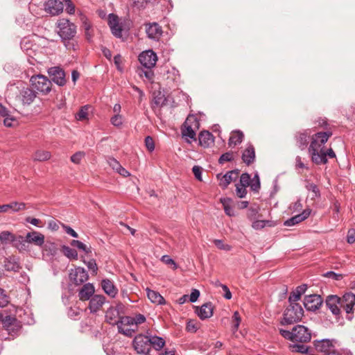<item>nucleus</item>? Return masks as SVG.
I'll return each instance as SVG.
<instances>
[{"label": "nucleus", "instance_id": "56", "mask_svg": "<svg viewBox=\"0 0 355 355\" xmlns=\"http://www.w3.org/2000/svg\"><path fill=\"white\" fill-rule=\"evenodd\" d=\"M182 134L190 139H196V132L191 125H187Z\"/></svg>", "mask_w": 355, "mask_h": 355}, {"label": "nucleus", "instance_id": "60", "mask_svg": "<svg viewBox=\"0 0 355 355\" xmlns=\"http://www.w3.org/2000/svg\"><path fill=\"white\" fill-rule=\"evenodd\" d=\"M145 145L149 151L152 152L154 150L155 143L151 137L148 136L145 138Z\"/></svg>", "mask_w": 355, "mask_h": 355}, {"label": "nucleus", "instance_id": "54", "mask_svg": "<svg viewBox=\"0 0 355 355\" xmlns=\"http://www.w3.org/2000/svg\"><path fill=\"white\" fill-rule=\"evenodd\" d=\"M111 123L116 127H119L123 123V117L119 114H116L110 119Z\"/></svg>", "mask_w": 355, "mask_h": 355}, {"label": "nucleus", "instance_id": "19", "mask_svg": "<svg viewBox=\"0 0 355 355\" xmlns=\"http://www.w3.org/2000/svg\"><path fill=\"white\" fill-rule=\"evenodd\" d=\"M105 302V297L102 295H94L89 300V309L90 313L98 311Z\"/></svg>", "mask_w": 355, "mask_h": 355}, {"label": "nucleus", "instance_id": "22", "mask_svg": "<svg viewBox=\"0 0 355 355\" xmlns=\"http://www.w3.org/2000/svg\"><path fill=\"white\" fill-rule=\"evenodd\" d=\"M3 264L5 270L7 271L18 272L21 268L19 259L15 256L5 258Z\"/></svg>", "mask_w": 355, "mask_h": 355}, {"label": "nucleus", "instance_id": "6", "mask_svg": "<svg viewBox=\"0 0 355 355\" xmlns=\"http://www.w3.org/2000/svg\"><path fill=\"white\" fill-rule=\"evenodd\" d=\"M150 340L148 339V335L145 336L144 334L137 335L132 342L134 349L138 354H146L150 352Z\"/></svg>", "mask_w": 355, "mask_h": 355}, {"label": "nucleus", "instance_id": "58", "mask_svg": "<svg viewBox=\"0 0 355 355\" xmlns=\"http://www.w3.org/2000/svg\"><path fill=\"white\" fill-rule=\"evenodd\" d=\"M133 320H134L135 327L137 328L138 324H143L144 322H145L146 317L141 313H138V314H136L135 316L133 317Z\"/></svg>", "mask_w": 355, "mask_h": 355}, {"label": "nucleus", "instance_id": "21", "mask_svg": "<svg viewBox=\"0 0 355 355\" xmlns=\"http://www.w3.org/2000/svg\"><path fill=\"white\" fill-rule=\"evenodd\" d=\"M241 159L248 166L252 164L255 160V150L252 144H248L242 153Z\"/></svg>", "mask_w": 355, "mask_h": 355}, {"label": "nucleus", "instance_id": "49", "mask_svg": "<svg viewBox=\"0 0 355 355\" xmlns=\"http://www.w3.org/2000/svg\"><path fill=\"white\" fill-rule=\"evenodd\" d=\"M63 5L65 6V11L69 14L73 15L75 12V6L71 0H64Z\"/></svg>", "mask_w": 355, "mask_h": 355}, {"label": "nucleus", "instance_id": "5", "mask_svg": "<svg viewBox=\"0 0 355 355\" xmlns=\"http://www.w3.org/2000/svg\"><path fill=\"white\" fill-rule=\"evenodd\" d=\"M30 82L35 89L43 94H47L51 90V81L43 75L32 76Z\"/></svg>", "mask_w": 355, "mask_h": 355}, {"label": "nucleus", "instance_id": "4", "mask_svg": "<svg viewBox=\"0 0 355 355\" xmlns=\"http://www.w3.org/2000/svg\"><path fill=\"white\" fill-rule=\"evenodd\" d=\"M58 28V33L61 37L62 42L67 49H75V40L76 34V26L67 19H60L57 22Z\"/></svg>", "mask_w": 355, "mask_h": 355}, {"label": "nucleus", "instance_id": "14", "mask_svg": "<svg viewBox=\"0 0 355 355\" xmlns=\"http://www.w3.org/2000/svg\"><path fill=\"white\" fill-rule=\"evenodd\" d=\"M304 316V309L299 302H293L290 306V324L293 322H297Z\"/></svg>", "mask_w": 355, "mask_h": 355}, {"label": "nucleus", "instance_id": "37", "mask_svg": "<svg viewBox=\"0 0 355 355\" xmlns=\"http://www.w3.org/2000/svg\"><path fill=\"white\" fill-rule=\"evenodd\" d=\"M232 200L229 198H221L220 202L223 206L224 211L225 214L230 216H233L235 215L234 209L230 206V203Z\"/></svg>", "mask_w": 355, "mask_h": 355}, {"label": "nucleus", "instance_id": "43", "mask_svg": "<svg viewBox=\"0 0 355 355\" xmlns=\"http://www.w3.org/2000/svg\"><path fill=\"white\" fill-rule=\"evenodd\" d=\"M123 325L130 326V327H135L134 320L132 316H121L119 318V322L118 327H123Z\"/></svg>", "mask_w": 355, "mask_h": 355}, {"label": "nucleus", "instance_id": "1", "mask_svg": "<svg viewBox=\"0 0 355 355\" xmlns=\"http://www.w3.org/2000/svg\"><path fill=\"white\" fill-rule=\"evenodd\" d=\"M325 304L336 318L340 315V309H343L347 313L346 318L352 320L355 305V295L351 292L346 293L341 297L336 295H329L326 297Z\"/></svg>", "mask_w": 355, "mask_h": 355}, {"label": "nucleus", "instance_id": "39", "mask_svg": "<svg viewBox=\"0 0 355 355\" xmlns=\"http://www.w3.org/2000/svg\"><path fill=\"white\" fill-rule=\"evenodd\" d=\"M70 244L71 246L76 247L78 249L83 250L87 254L92 252L91 248L87 247L85 244H84L83 242L80 241L72 240Z\"/></svg>", "mask_w": 355, "mask_h": 355}, {"label": "nucleus", "instance_id": "34", "mask_svg": "<svg viewBox=\"0 0 355 355\" xmlns=\"http://www.w3.org/2000/svg\"><path fill=\"white\" fill-rule=\"evenodd\" d=\"M51 157V153L46 150H37L33 155V159L38 162L49 160Z\"/></svg>", "mask_w": 355, "mask_h": 355}, {"label": "nucleus", "instance_id": "28", "mask_svg": "<svg viewBox=\"0 0 355 355\" xmlns=\"http://www.w3.org/2000/svg\"><path fill=\"white\" fill-rule=\"evenodd\" d=\"M199 144L204 148L209 147L214 143V137L209 131H202L198 136Z\"/></svg>", "mask_w": 355, "mask_h": 355}, {"label": "nucleus", "instance_id": "17", "mask_svg": "<svg viewBox=\"0 0 355 355\" xmlns=\"http://www.w3.org/2000/svg\"><path fill=\"white\" fill-rule=\"evenodd\" d=\"M239 174L238 170H234L227 172L225 175L219 173L217 175V178L220 180V186L223 188H227V186L234 180L237 178Z\"/></svg>", "mask_w": 355, "mask_h": 355}, {"label": "nucleus", "instance_id": "25", "mask_svg": "<svg viewBox=\"0 0 355 355\" xmlns=\"http://www.w3.org/2000/svg\"><path fill=\"white\" fill-rule=\"evenodd\" d=\"M196 313L201 320L209 318L213 315V305L211 302L202 304L200 308H197Z\"/></svg>", "mask_w": 355, "mask_h": 355}, {"label": "nucleus", "instance_id": "3", "mask_svg": "<svg viewBox=\"0 0 355 355\" xmlns=\"http://www.w3.org/2000/svg\"><path fill=\"white\" fill-rule=\"evenodd\" d=\"M311 339V331L305 326L297 324L290 331V351L292 352L306 354L309 353V347L304 343H309Z\"/></svg>", "mask_w": 355, "mask_h": 355}, {"label": "nucleus", "instance_id": "27", "mask_svg": "<svg viewBox=\"0 0 355 355\" xmlns=\"http://www.w3.org/2000/svg\"><path fill=\"white\" fill-rule=\"evenodd\" d=\"M311 209L306 208L300 214H297L290 218V226L297 225L306 220L311 213Z\"/></svg>", "mask_w": 355, "mask_h": 355}, {"label": "nucleus", "instance_id": "2", "mask_svg": "<svg viewBox=\"0 0 355 355\" xmlns=\"http://www.w3.org/2000/svg\"><path fill=\"white\" fill-rule=\"evenodd\" d=\"M331 136V131L319 132L312 136L308 151L313 164L321 165L328 162L324 155V145Z\"/></svg>", "mask_w": 355, "mask_h": 355}, {"label": "nucleus", "instance_id": "13", "mask_svg": "<svg viewBox=\"0 0 355 355\" xmlns=\"http://www.w3.org/2000/svg\"><path fill=\"white\" fill-rule=\"evenodd\" d=\"M146 33L149 39L158 41L162 35L163 31L157 23L153 22L146 24Z\"/></svg>", "mask_w": 355, "mask_h": 355}, {"label": "nucleus", "instance_id": "45", "mask_svg": "<svg viewBox=\"0 0 355 355\" xmlns=\"http://www.w3.org/2000/svg\"><path fill=\"white\" fill-rule=\"evenodd\" d=\"M234 153L232 151H229L220 155L218 162L220 164H223L226 162H231L234 160Z\"/></svg>", "mask_w": 355, "mask_h": 355}, {"label": "nucleus", "instance_id": "29", "mask_svg": "<svg viewBox=\"0 0 355 355\" xmlns=\"http://www.w3.org/2000/svg\"><path fill=\"white\" fill-rule=\"evenodd\" d=\"M121 316L118 314L117 311L113 309L112 307H110L106 313H105V320L110 324L116 325L118 326V323L119 322V318Z\"/></svg>", "mask_w": 355, "mask_h": 355}, {"label": "nucleus", "instance_id": "11", "mask_svg": "<svg viewBox=\"0 0 355 355\" xmlns=\"http://www.w3.org/2000/svg\"><path fill=\"white\" fill-rule=\"evenodd\" d=\"M19 242H26L28 243H33L35 245L42 247L44 243V236L40 232L33 231L28 232L26 235L25 239L23 236H19L18 237Z\"/></svg>", "mask_w": 355, "mask_h": 355}, {"label": "nucleus", "instance_id": "63", "mask_svg": "<svg viewBox=\"0 0 355 355\" xmlns=\"http://www.w3.org/2000/svg\"><path fill=\"white\" fill-rule=\"evenodd\" d=\"M192 171L195 178L198 180L202 181V168L199 166H194L192 168Z\"/></svg>", "mask_w": 355, "mask_h": 355}, {"label": "nucleus", "instance_id": "48", "mask_svg": "<svg viewBox=\"0 0 355 355\" xmlns=\"http://www.w3.org/2000/svg\"><path fill=\"white\" fill-rule=\"evenodd\" d=\"M238 184L244 187H250V175L248 173H243L240 177V181Z\"/></svg>", "mask_w": 355, "mask_h": 355}, {"label": "nucleus", "instance_id": "23", "mask_svg": "<svg viewBox=\"0 0 355 355\" xmlns=\"http://www.w3.org/2000/svg\"><path fill=\"white\" fill-rule=\"evenodd\" d=\"M308 288L307 284H302L297 286L290 293V306L293 302H298L302 295L305 293Z\"/></svg>", "mask_w": 355, "mask_h": 355}, {"label": "nucleus", "instance_id": "16", "mask_svg": "<svg viewBox=\"0 0 355 355\" xmlns=\"http://www.w3.org/2000/svg\"><path fill=\"white\" fill-rule=\"evenodd\" d=\"M333 340L324 338L322 340H315L313 342L314 348L317 352L324 353L328 352L331 348L334 347Z\"/></svg>", "mask_w": 355, "mask_h": 355}, {"label": "nucleus", "instance_id": "59", "mask_svg": "<svg viewBox=\"0 0 355 355\" xmlns=\"http://www.w3.org/2000/svg\"><path fill=\"white\" fill-rule=\"evenodd\" d=\"M85 264L87 265V268L92 271L94 274H96L98 271V267L97 264L96 263V261L93 259L89 260L87 262H85Z\"/></svg>", "mask_w": 355, "mask_h": 355}, {"label": "nucleus", "instance_id": "9", "mask_svg": "<svg viewBox=\"0 0 355 355\" xmlns=\"http://www.w3.org/2000/svg\"><path fill=\"white\" fill-rule=\"evenodd\" d=\"M323 303V300L320 295L312 294L306 295L303 301V305L307 311H315L319 309Z\"/></svg>", "mask_w": 355, "mask_h": 355}, {"label": "nucleus", "instance_id": "8", "mask_svg": "<svg viewBox=\"0 0 355 355\" xmlns=\"http://www.w3.org/2000/svg\"><path fill=\"white\" fill-rule=\"evenodd\" d=\"M88 278L89 275L87 272L82 267H76L70 270V281L76 286L83 284Z\"/></svg>", "mask_w": 355, "mask_h": 355}, {"label": "nucleus", "instance_id": "20", "mask_svg": "<svg viewBox=\"0 0 355 355\" xmlns=\"http://www.w3.org/2000/svg\"><path fill=\"white\" fill-rule=\"evenodd\" d=\"M63 8V3L59 0H49L46 3V10L53 15L60 14Z\"/></svg>", "mask_w": 355, "mask_h": 355}, {"label": "nucleus", "instance_id": "31", "mask_svg": "<svg viewBox=\"0 0 355 355\" xmlns=\"http://www.w3.org/2000/svg\"><path fill=\"white\" fill-rule=\"evenodd\" d=\"M146 292L148 299L153 303L157 304H164L166 303L164 298L158 292L150 290L149 288L146 289Z\"/></svg>", "mask_w": 355, "mask_h": 355}, {"label": "nucleus", "instance_id": "40", "mask_svg": "<svg viewBox=\"0 0 355 355\" xmlns=\"http://www.w3.org/2000/svg\"><path fill=\"white\" fill-rule=\"evenodd\" d=\"M250 189L254 192H258L261 187L260 179L258 173H255L252 178H250Z\"/></svg>", "mask_w": 355, "mask_h": 355}, {"label": "nucleus", "instance_id": "38", "mask_svg": "<svg viewBox=\"0 0 355 355\" xmlns=\"http://www.w3.org/2000/svg\"><path fill=\"white\" fill-rule=\"evenodd\" d=\"M305 187L308 191L313 193L312 199L320 198L321 193L318 185L312 182H308Z\"/></svg>", "mask_w": 355, "mask_h": 355}, {"label": "nucleus", "instance_id": "33", "mask_svg": "<svg viewBox=\"0 0 355 355\" xmlns=\"http://www.w3.org/2000/svg\"><path fill=\"white\" fill-rule=\"evenodd\" d=\"M164 76L168 83H177L180 80L179 72L175 68L168 70Z\"/></svg>", "mask_w": 355, "mask_h": 355}, {"label": "nucleus", "instance_id": "15", "mask_svg": "<svg viewBox=\"0 0 355 355\" xmlns=\"http://www.w3.org/2000/svg\"><path fill=\"white\" fill-rule=\"evenodd\" d=\"M36 98V92L28 87L23 88L19 92L17 98L21 102L23 105H31Z\"/></svg>", "mask_w": 355, "mask_h": 355}, {"label": "nucleus", "instance_id": "24", "mask_svg": "<svg viewBox=\"0 0 355 355\" xmlns=\"http://www.w3.org/2000/svg\"><path fill=\"white\" fill-rule=\"evenodd\" d=\"M101 286L104 292L111 297H115L118 293V289L114 282L109 279L101 281Z\"/></svg>", "mask_w": 355, "mask_h": 355}, {"label": "nucleus", "instance_id": "36", "mask_svg": "<svg viewBox=\"0 0 355 355\" xmlns=\"http://www.w3.org/2000/svg\"><path fill=\"white\" fill-rule=\"evenodd\" d=\"M61 250L64 256H66L67 258L74 260L78 259V252L75 249L63 245Z\"/></svg>", "mask_w": 355, "mask_h": 355}, {"label": "nucleus", "instance_id": "50", "mask_svg": "<svg viewBox=\"0 0 355 355\" xmlns=\"http://www.w3.org/2000/svg\"><path fill=\"white\" fill-rule=\"evenodd\" d=\"M118 332L126 336L132 337L133 334L137 330L136 327H130L128 329H124L123 327H118Z\"/></svg>", "mask_w": 355, "mask_h": 355}, {"label": "nucleus", "instance_id": "61", "mask_svg": "<svg viewBox=\"0 0 355 355\" xmlns=\"http://www.w3.org/2000/svg\"><path fill=\"white\" fill-rule=\"evenodd\" d=\"M161 260L164 263L167 264V265H173V269H177L178 268L177 263L174 261V260L173 259H171L170 257V256H168V255H164V256L162 257Z\"/></svg>", "mask_w": 355, "mask_h": 355}, {"label": "nucleus", "instance_id": "12", "mask_svg": "<svg viewBox=\"0 0 355 355\" xmlns=\"http://www.w3.org/2000/svg\"><path fill=\"white\" fill-rule=\"evenodd\" d=\"M48 74L53 83L59 86H64L66 84L64 71L58 66L50 67L48 69Z\"/></svg>", "mask_w": 355, "mask_h": 355}, {"label": "nucleus", "instance_id": "51", "mask_svg": "<svg viewBox=\"0 0 355 355\" xmlns=\"http://www.w3.org/2000/svg\"><path fill=\"white\" fill-rule=\"evenodd\" d=\"M88 107L87 106H83L80 108L79 112L76 114V118L77 120L82 121L87 117L88 114Z\"/></svg>", "mask_w": 355, "mask_h": 355}, {"label": "nucleus", "instance_id": "52", "mask_svg": "<svg viewBox=\"0 0 355 355\" xmlns=\"http://www.w3.org/2000/svg\"><path fill=\"white\" fill-rule=\"evenodd\" d=\"M323 277L330 278L336 281L341 280L343 278V275L340 273H336L334 271H328L323 274Z\"/></svg>", "mask_w": 355, "mask_h": 355}, {"label": "nucleus", "instance_id": "55", "mask_svg": "<svg viewBox=\"0 0 355 355\" xmlns=\"http://www.w3.org/2000/svg\"><path fill=\"white\" fill-rule=\"evenodd\" d=\"M84 156L85 153L82 151H78L71 157V161L73 163L78 164L80 162L81 159L84 157Z\"/></svg>", "mask_w": 355, "mask_h": 355}, {"label": "nucleus", "instance_id": "32", "mask_svg": "<svg viewBox=\"0 0 355 355\" xmlns=\"http://www.w3.org/2000/svg\"><path fill=\"white\" fill-rule=\"evenodd\" d=\"M244 135L242 132L238 130L232 132V135L230 136L229 141H228V145L232 146H235L239 144H241L243 139Z\"/></svg>", "mask_w": 355, "mask_h": 355}, {"label": "nucleus", "instance_id": "44", "mask_svg": "<svg viewBox=\"0 0 355 355\" xmlns=\"http://www.w3.org/2000/svg\"><path fill=\"white\" fill-rule=\"evenodd\" d=\"M17 322V320L15 317L7 315L2 320V324L3 327L9 331L10 330V327L15 325Z\"/></svg>", "mask_w": 355, "mask_h": 355}, {"label": "nucleus", "instance_id": "30", "mask_svg": "<svg viewBox=\"0 0 355 355\" xmlns=\"http://www.w3.org/2000/svg\"><path fill=\"white\" fill-rule=\"evenodd\" d=\"M148 339L150 340V348L152 347L157 351L162 349L165 345L164 339L160 336L148 335Z\"/></svg>", "mask_w": 355, "mask_h": 355}, {"label": "nucleus", "instance_id": "47", "mask_svg": "<svg viewBox=\"0 0 355 355\" xmlns=\"http://www.w3.org/2000/svg\"><path fill=\"white\" fill-rule=\"evenodd\" d=\"M213 243L220 250L230 251L232 249V246L228 244L224 243L223 240L214 239L213 241Z\"/></svg>", "mask_w": 355, "mask_h": 355}, {"label": "nucleus", "instance_id": "7", "mask_svg": "<svg viewBox=\"0 0 355 355\" xmlns=\"http://www.w3.org/2000/svg\"><path fill=\"white\" fill-rule=\"evenodd\" d=\"M107 24L112 34L116 38H121L123 24L119 23V17L114 13L109 14L107 17Z\"/></svg>", "mask_w": 355, "mask_h": 355}, {"label": "nucleus", "instance_id": "46", "mask_svg": "<svg viewBox=\"0 0 355 355\" xmlns=\"http://www.w3.org/2000/svg\"><path fill=\"white\" fill-rule=\"evenodd\" d=\"M138 73L140 76H144L148 80H153L154 73L152 69H139Z\"/></svg>", "mask_w": 355, "mask_h": 355}, {"label": "nucleus", "instance_id": "62", "mask_svg": "<svg viewBox=\"0 0 355 355\" xmlns=\"http://www.w3.org/2000/svg\"><path fill=\"white\" fill-rule=\"evenodd\" d=\"M8 303L7 295L4 293V291L0 288V307L6 306Z\"/></svg>", "mask_w": 355, "mask_h": 355}, {"label": "nucleus", "instance_id": "26", "mask_svg": "<svg viewBox=\"0 0 355 355\" xmlns=\"http://www.w3.org/2000/svg\"><path fill=\"white\" fill-rule=\"evenodd\" d=\"M9 209H11L14 212H17L26 209V204L15 201L10 204L0 205V213L7 212Z\"/></svg>", "mask_w": 355, "mask_h": 355}, {"label": "nucleus", "instance_id": "10", "mask_svg": "<svg viewBox=\"0 0 355 355\" xmlns=\"http://www.w3.org/2000/svg\"><path fill=\"white\" fill-rule=\"evenodd\" d=\"M139 60L146 69H152L156 64L157 56L153 51L148 50L139 54Z\"/></svg>", "mask_w": 355, "mask_h": 355}, {"label": "nucleus", "instance_id": "64", "mask_svg": "<svg viewBox=\"0 0 355 355\" xmlns=\"http://www.w3.org/2000/svg\"><path fill=\"white\" fill-rule=\"evenodd\" d=\"M347 241L349 244L355 242V229H350L347 232Z\"/></svg>", "mask_w": 355, "mask_h": 355}, {"label": "nucleus", "instance_id": "41", "mask_svg": "<svg viewBox=\"0 0 355 355\" xmlns=\"http://www.w3.org/2000/svg\"><path fill=\"white\" fill-rule=\"evenodd\" d=\"M43 250L46 251L49 254L55 255L57 252V245L55 243L51 241H46L43 245Z\"/></svg>", "mask_w": 355, "mask_h": 355}, {"label": "nucleus", "instance_id": "18", "mask_svg": "<svg viewBox=\"0 0 355 355\" xmlns=\"http://www.w3.org/2000/svg\"><path fill=\"white\" fill-rule=\"evenodd\" d=\"M94 286L91 283L85 284L79 290L78 296L81 301L90 300L94 295Z\"/></svg>", "mask_w": 355, "mask_h": 355}, {"label": "nucleus", "instance_id": "53", "mask_svg": "<svg viewBox=\"0 0 355 355\" xmlns=\"http://www.w3.org/2000/svg\"><path fill=\"white\" fill-rule=\"evenodd\" d=\"M236 194L240 198H245L247 194L246 187L236 184Z\"/></svg>", "mask_w": 355, "mask_h": 355}, {"label": "nucleus", "instance_id": "35", "mask_svg": "<svg viewBox=\"0 0 355 355\" xmlns=\"http://www.w3.org/2000/svg\"><path fill=\"white\" fill-rule=\"evenodd\" d=\"M295 138L297 146L302 150L304 149L307 146L309 143V137L306 132L299 133L296 135Z\"/></svg>", "mask_w": 355, "mask_h": 355}, {"label": "nucleus", "instance_id": "42", "mask_svg": "<svg viewBox=\"0 0 355 355\" xmlns=\"http://www.w3.org/2000/svg\"><path fill=\"white\" fill-rule=\"evenodd\" d=\"M0 241L2 243H7L16 241L17 240H15V236L14 234L8 231H4L0 234Z\"/></svg>", "mask_w": 355, "mask_h": 355}, {"label": "nucleus", "instance_id": "57", "mask_svg": "<svg viewBox=\"0 0 355 355\" xmlns=\"http://www.w3.org/2000/svg\"><path fill=\"white\" fill-rule=\"evenodd\" d=\"M166 98H164V95H161L159 94V95L154 97V104L157 107H162L164 105H165Z\"/></svg>", "mask_w": 355, "mask_h": 355}]
</instances>
